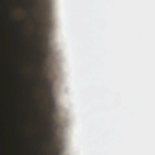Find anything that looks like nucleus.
Segmentation results:
<instances>
[{
  "label": "nucleus",
  "instance_id": "nucleus-3",
  "mask_svg": "<svg viewBox=\"0 0 155 155\" xmlns=\"http://www.w3.org/2000/svg\"><path fill=\"white\" fill-rule=\"evenodd\" d=\"M45 58L44 56H42V59H41L42 61H43V60H45Z\"/></svg>",
  "mask_w": 155,
  "mask_h": 155
},
{
  "label": "nucleus",
  "instance_id": "nucleus-6",
  "mask_svg": "<svg viewBox=\"0 0 155 155\" xmlns=\"http://www.w3.org/2000/svg\"><path fill=\"white\" fill-rule=\"evenodd\" d=\"M40 102H41V104H42V102H41V100H40Z\"/></svg>",
  "mask_w": 155,
  "mask_h": 155
},
{
  "label": "nucleus",
  "instance_id": "nucleus-4",
  "mask_svg": "<svg viewBox=\"0 0 155 155\" xmlns=\"http://www.w3.org/2000/svg\"><path fill=\"white\" fill-rule=\"evenodd\" d=\"M48 140L49 139H51V138L50 137H48Z\"/></svg>",
  "mask_w": 155,
  "mask_h": 155
},
{
  "label": "nucleus",
  "instance_id": "nucleus-2",
  "mask_svg": "<svg viewBox=\"0 0 155 155\" xmlns=\"http://www.w3.org/2000/svg\"><path fill=\"white\" fill-rule=\"evenodd\" d=\"M47 82V79L45 78L43 80V82L41 83L42 86L43 88H45L48 87V84Z\"/></svg>",
  "mask_w": 155,
  "mask_h": 155
},
{
  "label": "nucleus",
  "instance_id": "nucleus-5",
  "mask_svg": "<svg viewBox=\"0 0 155 155\" xmlns=\"http://www.w3.org/2000/svg\"><path fill=\"white\" fill-rule=\"evenodd\" d=\"M41 70H42V66H41Z\"/></svg>",
  "mask_w": 155,
  "mask_h": 155
},
{
  "label": "nucleus",
  "instance_id": "nucleus-1",
  "mask_svg": "<svg viewBox=\"0 0 155 155\" xmlns=\"http://www.w3.org/2000/svg\"><path fill=\"white\" fill-rule=\"evenodd\" d=\"M48 123L47 124V126L49 127V132L51 134V135H53V127L52 125L51 124V121L50 120H49L48 121Z\"/></svg>",
  "mask_w": 155,
  "mask_h": 155
},
{
  "label": "nucleus",
  "instance_id": "nucleus-7",
  "mask_svg": "<svg viewBox=\"0 0 155 155\" xmlns=\"http://www.w3.org/2000/svg\"><path fill=\"white\" fill-rule=\"evenodd\" d=\"M37 55H38V56H39V54H37Z\"/></svg>",
  "mask_w": 155,
  "mask_h": 155
}]
</instances>
